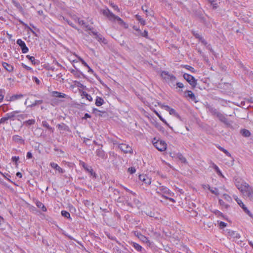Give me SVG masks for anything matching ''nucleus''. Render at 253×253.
I'll list each match as a JSON object with an SVG mask.
<instances>
[{"instance_id": "f257e3e1", "label": "nucleus", "mask_w": 253, "mask_h": 253, "mask_svg": "<svg viewBox=\"0 0 253 253\" xmlns=\"http://www.w3.org/2000/svg\"><path fill=\"white\" fill-rule=\"evenodd\" d=\"M101 11V13L103 15L106 16L110 21L112 22L117 21L118 23L121 26H123L125 29L128 28V24L125 22L120 17L113 14V12L109 9V8H107L106 9H102Z\"/></svg>"}, {"instance_id": "f03ea898", "label": "nucleus", "mask_w": 253, "mask_h": 253, "mask_svg": "<svg viewBox=\"0 0 253 253\" xmlns=\"http://www.w3.org/2000/svg\"><path fill=\"white\" fill-rule=\"evenodd\" d=\"M16 117V111H13L6 114L4 117L0 119V124H10L12 125V122L14 123Z\"/></svg>"}, {"instance_id": "7ed1b4c3", "label": "nucleus", "mask_w": 253, "mask_h": 253, "mask_svg": "<svg viewBox=\"0 0 253 253\" xmlns=\"http://www.w3.org/2000/svg\"><path fill=\"white\" fill-rule=\"evenodd\" d=\"M162 78L165 80L166 82H170L171 85H169L171 87L175 86L174 81L176 80V77L172 74H170L168 72L163 71L161 74Z\"/></svg>"}, {"instance_id": "20e7f679", "label": "nucleus", "mask_w": 253, "mask_h": 253, "mask_svg": "<svg viewBox=\"0 0 253 253\" xmlns=\"http://www.w3.org/2000/svg\"><path fill=\"white\" fill-rule=\"evenodd\" d=\"M183 77L191 86L192 89L196 87L197 80L194 76L187 73H184Z\"/></svg>"}, {"instance_id": "39448f33", "label": "nucleus", "mask_w": 253, "mask_h": 253, "mask_svg": "<svg viewBox=\"0 0 253 253\" xmlns=\"http://www.w3.org/2000/svg\"><path fill=\"white\" fill-rule=\"evenodd\" d=\"M116 202L120 204L121 206L125 205L126 204L131 208H133L132 204L129 202V198L127 196H120L116 200Z\"/></svg>"}, {"instance_id": "423d86ee", "label": "nucleus", "mask_w": 253, "mask_h": 253, "mask_svg": "<svg viewBox=\"0 0 253 253\" xmlns=\"http://www.w3.org/2000/svg\"><path fill=\"white\" fill-rule=\"evenodd\" d=\"M245 184L243 192L242 193H246L245 196L249 198L250 200H253V187L246 183H245Z\"/></svg>"}, {"instance_id": "0eeeda50", "label": "nucleus", "mask_w": 253, "mask_h": 253, "mask_svg": "<svg viewBox=\"0 0 253 253\" xmlns=\"http://www.w3.org/2000/svg\"><path fill=\"white\" fill-rule=\"evenodd\" d=\"M73 67L75 69H70L69 71L70 72L75 76L76 78L80 79L81 76L83 77V78L85 79L87 81H89V79L81 71H80L75 65H73Z\"/></svg>"}, {"instance_id": "6e6552de", "label": "nucleus", "mask_w": 253, "mask_h": 253, "mask_svg": "<svg viewBox=\"0 0 253 253\" xmlns=\"http://www.w3.org/2000/svg\"><path fill=\"white\" fill-rule=\"evenodd\" d=\"M153 145L159 151L162 152L166 150L167 144L163 140H157L156 142H153Z\"/></svg>"}, {"instance_id": "1a4fd4ad", "label": "nucleus", "mask_w": 253, "mask_h": 253, "mask_svg": "<svg viewBox=\"0 0 253 253\" xmlns=\"http://www.w3.org/2000/svg\"><path fill=\"white\" fill-rule=\"evenodd\" d=\"M234 198L238 203V204L240 206L241 208L244 211L247 213L249 216L251 218H253V215L251 212V211L248 209V208L246 207V206L244 204L243 202L239 199L237 196H234Z\"/></svg>"}, {"instance_id": "9d476101", "label": "nucleus", "mask_w": 253, "mask_h": 253, "mask_svg": "<svg viewBox=\"0 0 253 253\" xmlns=\"http://www.w3.org/2000/svg\"><path fill=\"white\" fill-rule=\"evenodd\" d=\"M216 117L218 118L219 121L223 123L227 127H232V126L231 122L228 121L227 119L223 114L221 113L220 112H219L218 114H217V115H216Z\"/></svg>"}, {"instance_id": "9b49d317", "label": "nucleus", "mask_w": 253, "mask_h": 253, "mask_svg": "<svg viewBox=\"0 0 253 253\" xmlns=\"http://www.w3.org/2000/svg\"><path fill=\"white\" fill-rule=\"evenodd\" d=\"M17 44H18L23 53H26L29 51L28 47L27 46L25 42L21 39L17 40Z\"/></svg>"}, {"instance_id": "f8f14e48", "label": "nucleus", "mask_w": 253, "mask_h": 253, "mask_svg": "<svg viewBox=\"0 0 253 253\" xmlns=\"http://www.w3.org/2000/svg\"><path fill=\"white\" fill-rule=\"evenodd\" d=\"M195 16L199 19L201 22L206 24V18L204 16V13L201 10H197L194 12Z\"/></svg>"}, {"instance_id": "ddd939ff", "label": "nucleus", "mask_w": 253, "mask_h": 253, "mask_svg": "<svg viewBox=\"0 0 253 253\" xmlns=\"http://www.w3.org/2000/svg\"><path fill=\"white\" fill-rule=\"evenodd\" d=\"M95 154L97 156L103 160H106L108 157L107 153L102 149V148L97 149Z\"/></svg>"}, {"instance_id": "4468645a", "label": "nucleus", "mask_w": 253, "mask_h": 253, "mask_svg": "<svg viewBox=\"0 0 253 253\" xmlns=\"http://www.w3.org/2000/svg\"><path fill=\"white\" fill-rule=\"evenodd\" d=\"M184 97H188L190 99H191L192 101H194L195 102H197L198 101L196 100V96L194 93L191 91L189 90H187L184 91Z\"/></svg>"}, {"instance_id": "2eb2a0df", "label": "nucleus", "mask_w": 253, "mask_h": 253, "mask_svg": "<svg viewBox=\"0 0 253 253\" xmlns=\"http://www.w3.org/2000/svg\"><path fill=\"white\" fill-rule=\"evenodd\" d=\"M56 126L58 128V129L60 130H63L68 132H71V130L70 129L69 127L64 123H61L60 124H58Z\"/></svg>"}, {"instance_id": "dca6fc26", "label": "nucleus", "mask_w": 253, "mask_h": 253, "mask_svg": "<svg viewBox=\"0 0 253 253\" xmlns=\"http://www.w3.org/2000/svg\"><path fill=\"white\" fill-rule=\"evenodd\" d=\"M159 190L164 194H166L170 196H173L174 194L169 188L165 186L160 187Z\"/></svg>"}, {"instance_id": "f3484780", "label": "nucleus", "mask_w": 253, "mask_h": 253, "mask_svg": "<svg viewBox=\"0 0 253 253\" xmlns=\"http://www.w3.org/2000/svg\"><path fill=\"white\" fill-rule=\"evenodd\" d=\"M241 179L239 178H235L234 179V183L236 186V187L242 192H243V189L245 185H243L242 183L241 182Z\"/></svg>"}, {"instance_id": "a211bd4d", "label": "nucleus", "mask_w": 253, "mask_h": 253, "mask_svg": "<svg viewBox=\"0 0 253 253\" xmlns=\"http://www.w3.org/2000/svg\"><path fill=\"white\" fill-rule=\"evenodd\" d=\"M139 179L148 185H150L151 183V179L147 175L140 174L139 175Z\"/></svg>"}, {"instance_id": "6ab92c4d", "label": "nucleus", "mask_w": 253, "mask_h": 253, "mask_svg": "<svg viewBox=\"0 0 253 253\" xmlns=\"http://www.w3.org/2000/svg\"><path fill=\"white\" fill-rule=\"evenodd\" d=\"M50 166L51 168L53 169H56V170L58 171L59 173H63L65 172V170L62 168H61L57 164L52 162L50 164Z\"/></svg>"}, {"instance_id": "aec40b11", "label": "nucleus", "mask_w": 253, "mask_h": 253, "mask_svg": "<svg viewBox=\"0 0 253 253\" xmlns=\"http://www.w3.org/2000/svg\"><path fill=\"white\" fill-rule=\"evenodd\" d=\"M227 234L228 236H230L231 237H232L233 238H235L237 239H239L240 238V235L239 233H237L236 232L231 230L230 229H227Z\"/></svg>"}, {"instance_id": "412c9836", "label": "nucleus", "mask_w": 253, "mask_h": 253, "mask_svg": "<svg viewBox=\"0 0 253 253\" xmlns=\"http://www.w3.org/2000/svg\"><path fill=\"white\" fill-rule=\"evenodd\" d=\"M79 92L80 93L82 96L85 97L87 100L89 101H92V97L88 94L86 91L79 89Z\"/></svg>"}, {"instance_id": "4be33fe9", "label": "nucleus", "mask_w": 253, "mask_h": 253, "mask_svg": "<svg viewBox=\"0 0 253 253\" xmlns=\"http://www.w3.org/2000/svg\"><path fill=\"white\" fill-rule=\"evenodd\" d=\"M155 114L159 117L160 120L162 121L165 125H166L168 126H169L172 130H173L172 127L170 126L167 123L166 120L162 117V116L155 110L153 111Z\"/></svg>"}, {"instance_id": "5701e85b", "label": "nucleus", "mask_w": 253, "mask_h": 253, "mask_svg": "<svg viewBox=\"0 0 253 253\" xmlns=\"http://www.w3.org/2000/svg\"><path fill=\"white\" fill-rule=\"evenodd\" d=\"M86 172L89 173L91 176H92L93 178H96L97 175V174L94 171L93 169L90 166H88L87 168H86L84 169Z\"/></svg>"}, {"instance_id": "b1692460", "label": "nucleus", "mask_w": 253, "mask_h": 253, "mask_svg": "<svg viewBox=\"0 0 253 253\" xmlns=\"http://www.w3.org/2000/svg\"><path fill=\"white\" fill-rule=\"evenodd\" d=\"M119 148L120 149L124 151L125 153H127L129 152H130L131 150V148L129 147H128L127 145H126L124 144H122L119 145Z\"/></svg>"}, {"instance_id": "393cba45", "label": "nucleus", "mask_w": 253, "mask_h": 253, "mask_svg": "<svg viewBox=\"0 0 253 253\" xmlns=\"http://www.w3.org/2000/svg\"><path fill=\"white\" fill-rule=\"evenodd\" d=\"M52 96L57 98H65L67 95L62 92L54 91L52 92Z\"/></svg>"}, {"instance_id": "a878e982", "label": "nucleus", "mask_w": 253, "mask_h": 253, "mask_svg": "<svg viewBox=\"0 0 253 253\" xmlns=\"http://www.w3.org/2000/svg\"><path fill=\"white\" fill-rule=\"evenodd\" d=\"M162 107H163L166 111H168L170 115L174 116L176 113V111L174 109L170 108L168 105H162Z\"/></svg>"}, {"instance_id": "bb28decb", "label": "nucleus", "mask_w": 253, "mask_h": 253, "mask_svg": "<svg viewBox=\"0 0 253 253\" xmlns=\"http://www.w3.org/2000/svg\"><path fill=\"white\" fill-rule=\"evenodd\" d=\"M42 126L46 128L49 131L51 132H53L54 130V128L53 127H51L48 123L46 121H43L42 123Z\"/></svg>"}, {"instance_id": "cd10ccee", "label": "nucleus", "mask_w": 253, "mask_h": 253, "mask_svg": "<svg viewBox=\"0 0 253 253\" xmlns=\"http://www.w3.org/2000/svg\"><path fill=\"white\" fill-rule=\"evenodd\" d=\"M138 236L140 240H141L143 242L148 244L149 246L151 245L152 242H150L147 237L142 235L141 234H140L139 236Z\"/></svg>"}, {"instance_id": "c85d7f7f", "label": "nucleus", "mask_w": 253, "mask_h": 253, "mask_svg": "<svg viewBox=\"0 0 253 253\" xmlns=\"http://www.w3.org/2000/svg\"><path fill=\"white\" fill-rule=\"evenodd\" d=\"M207 108L209 109V111L214 116H216L218 114L219 112L217 111L216 109H215L214 107H212V106H211L210 105H208Z\"/></svg>"}, {"instance_id": "c756f323", "label": "nucleus", "mask_w": 253, "mask_h": 253, "mask_svg": "<svg viewBox=\"0 0 253 253\" xmlns=\"http://www.w3.org/2000/svg\"><path fill=\"white\" fill-rule=\"evenodd\" d=\"M103 99L99 96H97L95 99V104L97 106H100L104 103Z\"/></svg>"}, {"instance_id": "7c9ffc66", "label": "nucleus", "mask_w": 253, "mask_h": 253, "mask_svg": "<svg viewBox=\"0 0 253 253\" xmlns=\"http://www.w3.org/2000/svg\"><path fill=\"white\" fill-rule=\"evenodd\" d=\"M42 103H43L42 100H36L33 103H32L30 105H28L27 99H26L25 101L24 102V104H25V105H27L28 107H35V106H36L37 105L41 104Z\"/></svg>"}, {"instance_id": "2f4dec72", "label": "nucleus", "mask_w": 253, "mask_h": 253, "mask_svg": "<svg viewBox=\"0 0 253 253\" xmlns=\"http://www.w3.org/2000/svg\"><path fill=\"white\" fill-rule=\"evenodd\" d=\"M131 245L136 250H137L138 252H142L143 251H144L143 248L136 243L131 242Z\"/></svg>"}, {"instance_id": "473e14b6", "label": "nucleus", "mask_w": 253, "mask_h": 253, "mask_svg": "<svg viewBox=\"0 0 253 253\" xmlns=\"http://www.w3.org/2000/svg\"><path fill=\"white\" fill-rule=\"evenodd\" d=\"M212 168L214 169V170L215 171L216 173L219 176L223 177V178L224 177V175L222 174L221 170H220V169H219V168L218 167V166L217 165H216L215 164L213 163L212 164Z\"/></svg>"}, {"instance_id": "72a5a7b5", "label": "nucleus", "mask_w": 253, "mask_h": 253, "mask_svg": "<svg viewBox=\"0 0 253 253\" xmlns=\"http://www.w3.org/2000/svg\"><path fill=\"white\" fill-rule=\"evenodd\" d=\"M36 205L39 209H41L42 211L45 212L47 211V209L45 207V206L41 202L39 201H37L36 202Z\"/></svg>"}, {"instance_id": "f704fd0d", "label": "nucleus", "mask_w": 253, "mask_h": 253, "mask_svg": "<svg viewBox=\"0 0 253 253\" xmlns=\"http://www.w3.org/2000/svg\"><path fill=\"white\" fill-rule=\"evenodd\" d=\"M240 133L242 136L246 137L250 136L251 134L250 131L249 130L245 128L241 129Z\"/></svg>"}, {"instance_id": "c9c22d12", "label": "nucleus", "mask_w": 253, "mask_h": 253, "mask_svg": "<svg viewBox=\"0 0 253 253\" xmlns=\"http://www.w3.org/2000/svg\"><path fill=\"white\" fill-rule=\"evenodd\" d=\"M61 215L65 218H66L70 220H72V218L70 216V213L66 211H62L61 212Z\"/></svg>"}, {"instance_id": "e433bc0d", "label": "nucleus", "mask_w": 253, "mask_h": 253, "mask_svg": "<svg viewBox=\"0 0 253 253\" xmlns=\"http://www.w3.org/2000/svg\"><path fill=\"white\" fill-rule=\"evenodd\" d=\"M95 38L98 40V42H101L105 44H107L108 42L107 40L104 37H103L102 35H101L100 34H99V35L97 37H96Z\"/></svg>"}, {"instance_id": "4c0bfd02", "label": "nucleus", "mask_w": 253, "mask_h": 253, "mask_svg": "<svg viewBox=\"0 0 253 253\" xmlns=\"http://www.w3.org/2000/svg\"><path fill=\"white\" fill-rule=\"evenodd\" d=\"M135 19L139 21V22L142 25H145L146 24V22L144 19L141 18V16H140L138 14H136L135 16Z\"/></svg>"}, {"instance_id": "58836bf2", "label": "nucleus", "mask_w": 253, "mask_h": 253, "mask_svg": "<svg viewBox=\"0 0 253 253\" xmlns=\"http://www.w3.org/2000/svg\"><path fill=\"white\" fill-rule=\"evenodd\" d=\"M19 111H17V114L18 113ZM28 117V114H17V120L19 121H21L24 120Z\"/></svg>"}, {"instance_id": "ea45409f", "label": "nucleus", "mask_w": 253, "mask_h": 253, "mask_svg": "<svg viewBox=\"0 0 253 253\" xmlns=\"http://www.w3.org/2000/svg\"><path fill=\"white\" fill-rule=\"evenodd\" d=\"M177 158L182 163L184 164L188 163L186 158L183 156V155L181 153H179L177 154Z\"/></svg>"}, {"instance_id": "a19ab883", "label": "nucleus", "mask_w": 253, "mask_h": 253, "mask_svg": "<svg viewBox=\"0 0 253 253\" xmlns=\"http://www.w3.org/2000/svg\"><path fill=\"white\" fill-rule=\"evenodd\" d=\"M2 65L3 67L8 72H11L13 69V66L10 64H7V63H3Z\"/></svg>"}, {"instance_id": "79ce46f5", "label": "nucleus", "mask_w": 253, "mask_h": 253, "mask_svg": "<svg viewBox=\"0 0 253 253\" xmlns=\"http://www.w3.org/2000/svg\"><path fill=\"white\" fill-rule=\"evenodd\" d=\"M35 123V119H29L23 122V124L26 126H31Z\"/></svg>"}, {"instance_id": "37998d69", "label": "nucleus", "mask_w": 253, "mask_h": 253, "mask_svg": "<svg viewBox=\"0 0 253 253\" xmlns=\"http://www.w3.org/2000/svg\"><path fill=\"white\" fill-rule=\"evenodd\" d=\"M155 126L161 132L164 133L165 131V129L164 127H163L161 124L159 123L156 122L155 124Z\"/></svg>"}, {"instance_id": "c03bdc74", "label": "nucleus", "mask_w": 253, "mask_h": 253, "mask_svg": "<svg viewBox=\"0 0 253 253\" xmlns=\"http://www.w3.org/2000/svg\"><path fill=\"white\" fill-rule=\"evenodd\" d=\"M74 84L75 85H76V86H77L78 87L82 88L83 89H86V86L83 85L79 81H75L74 82Z\"/></svg>"}, {"instance_id": "a18cd8bd", "label": "nucleus", "mask_w": 253, "mask_h": 253, "mask_svg": "<svg viewBox=\"0 0 253 253\" xmlns=\"http://www.w3.org/2000/svg\"><path fill=\"white\" fill-rule=\"evenodd\" d=\"M209 3H210L211 5L212 6L213 9H216L218 7V5L217 3L215 2L214 0H207Z\"/></svg>"}, {"instance_id": "49530a36", "label": "nucleus", "mask_w": 253, "mask_h": 253, "mask_svg": "<svg viewBox=\"0 0 253 253\" xmlns=\"http://www.w3.org/2000/svg\"><path fill=\"white\" fill-rule=\"evenodd\" d=\"M26 57L29 61H30L32 62V63L33 65H36V64H38V62H39L38 60L37 61L38 62H36L35 61V57L33 56L28 55L26 56Z\"/></svg>"}, {"instance_id": "de8ad7c7", "label": "nucleus", "mask_w": 253, "mask_h": 253, "mask_svg": "<svg viewBox=\"0 0 253 253\" xmlns=\"http://www.w3.org/2000/svg\"><path fill=\"white\" fill-rule=\"evenodd\" d=\"M25 29H27L28 31H30L34 36L36 37H38V34L32 29H31L27 24H25Z\"/></svg>"}, {"instance_id": "09e8293b", "label": "nucleus", "mask_w": 253, "mask_h": 253, "mask_svg": "<svg viewBox=\"0 0 253 253\" xmlns=\"http://www.w3.org/2000/svg\"><path fill=\"white\" fill-rule=\"evenodd\" d=\"M219 228L220 229H222L226 227L227 225V224L223 221H217Z\"/></svg>"}, {"instance_id": "8fccbe9b", "label": "nucleus", "mask_w": 253, "mask_h": 253, "mask_svg": "<svg viewBox=\"0 0 253 253\" xmlns=\"http://www.w3.org/2000/svg\"><path fill=\"white\" fill-rule=\"evenodd\" d=\"M208 189L210 191V192L215 194V195H218L219 194V193L218 192V189L217 188H214V190L211 188V187L208 185Z\"/></svg>"}, {"instance_id": "3c124183", "label": "nucleus", "mask_w": 253, "mask_h": 253, "mask_svg": "<svg viewBox=\"0 0 253 253\" xmlns=\"http://www.w3.org/2000/svg\"><path fill=\"white\" fill-rule=\"evenodd\" d=\"M182 67L185 68V69L189 70L192 73H194L196 72V70L194 69V68L189 65H182Z\"/></svg>"}, {"instance_id": "603ef678", "label": "nucleus", "mask_w": 253, "mask_h": 253, "mask_svg": "<svg viewBox=\"0 0 253 253\" xmlns=\"http://www.w3.org/2000/svg\"><path fill=\"white\" fill-rule=\"evenodd\" d=\"M212 212H213L215 215H216L217 216H220L222 217L224 219H226V218L224 217V214L221 212H220L219 211H218L217 210H215L214 211H212Z\"/></svg>"}, {"instance_id": "864d4df0", "label": "nucleus", "mask_w": 253, "mask_h": 253, "mask_svg": "<svg viewBox=\"0 0 253 253\" xmlns=\"http://www.w3.org/2000/svg\"><path fill=\"white\" fill-rule=\"evenodd\" d=\"M218 203L220 206L224 207L226 209L230 207L229 205L225 204V203L221 199H219Z\"/></svg>"}, {"instance_id": "5fc2aeb1", "label": "nucleus", "mask_w": 253, "mask_h": 253, "mask_svg": "<svg viewBox=\"0 0 253 253\" xmlns=\"http://www.w3.org/2000/svg\"><path fill=\"white\" fill-rule=\"evenodd\" d=\"M63 19L70 26H71L75 29H78L77 27L70 20L65 18H63Z\"/></svg>"}, {"instance_id": "6e6d98bb", "label": "nucleus", "mask_w": 253, "mask_h": 253, "mask_svg": "<svg viewBox=\"0 0 253 253\" xmlns=\"http://www.w3.org/2000/svg\"><path fill=\"white\" fill-rule=\"evenodd\" d=\"M192 33L193 35L195 37V38L196 39H198L199 41L203 38V37L200 35L196 33L195 31H192Z\"/></svg>"}, {"instance_id": "4d7b16f0", "label": "nucleus", "mask_w": 253, "mask_h": 253, "mask_svg": "<svg viewBox=\"0 0 253 253\" xmlns=\"http://www.w3.org/2000/svg\"><path fill=\"white\" fill-rule=\"evenodd\" d=\"M223 197L227 201L229 202H232V198L229 195L227 194H224L223 195Z\"/></svg>"}, {"instance_id": "13d9d810", "label": "nucleus", "mask_w": 253, "mask_h": 253, "mask_svg": "<svg viewBox=\"0 0 253 253\" xmlns=\"http://www.w3.org/2000/svg\"><path fill=\"white\" fill-rule=\"evenodd\" d=\"M110 5L114 8V10H117V11H120V9L118 7V5L114 3L113 2H110Z\"/></svg>"}, {"instance_id": "bf43d9fd", "label": "nucleus", "mask_w": 253, "mask_h": 253, "mask_svg": "<svg viewBox=\"0 0 253 253\" xmlns=\"http://www.w3.org/2000/svg\"><path fill=\"white\" fill-rule=\"evenodd\" d=\"M133 29L136 32V33H135V35L136 36H139L140 34H141V31L136 26H133Z\"/></svg>"}, {"instance_id": "052dcab7", "label": "nucleus", "mask_w": 253, "mask_h": 253, "mask_svg": "<svg viewBox=\"0 0 253 253\" xmlns=\"http://www.w3.org/2000/svg\"><path fill=\"white\" fill-rule=\"evenodd\" d=\"M17 143H20L21 144H24V140L22 139L21 137H20L17 135Z\"/></svg>"}, {"instance_id": "680f3d73", "label": "nucleus", "mask_w": 253, "mask_h": 253, "mask_svg": "<svg viewBox=\"0 0 253 253\" xmlns=\"http://www.w3.org/2000/svg\"><path fill=\"white\" fill-rule=\"evenodd\" d=\"M139 36H141L143 37H145V38L148 39V31L146 30H145L143 32H142L141 31V34H140Z\"/></svg>"}, {"instance_id": "e2e57ef3", "label": "nucleus", "mask_w": 253, "mask_h": 253, "mask_svg": "<svg viewBox=\"0 0 253 253\" xmlns=\"http://www.w3.org/2000/svg\"><path fill=\"white\" fill-rule=\"evenodd\" d=\"M127 171L129 172L130 174H133L136 171V169L134 167H130L128 169Z\"/></svg>"}, {"instance_id": "0e129e2a", "label": "nucleus", "mask_w": 253, "mask_h": 253, "mask_svg": "<svg viewBox=\"0 0 253 253\" xmlns=\"http://www.w3.org/2000/svg\"><path fill=\"white\" fill-rule=\"evenodd\" d=\"M78 59L82 63L83 65H84V66L86 67H88V65L85 62V61L81 57H79Z\"/></svg>"}, {"instance_id": "69168bd1", "label": "nucleus", "mask_w": 253, "mask_h": 253, "mask_svg": "<svg viewBox=\"0 0 253 253\" xmlns=\"http://www.w3.org/2000/svg\"><path fill=\"white\" fill-rule=\"evenodd\" d=\"M33 80L37 84H40L41 83L40 80L36 77H33Z\"/></svg>"}, {"instance_id": "338daca9", "label": "nucleus", "mask_w": 253, "mask_h": 253, "mask_svg": "<svg viewBox=\"0 0 253 253\" xmlns=\"http://www.w3.org/2000/svg\"><path fill=\"white\" fill-rule=\"evenodd\" d=\"M176 88L179 87L180 88H182L184 87V84L180 82H177L176 83Z\"/></svg>"}, {"instance_id": "774afa93", "label": "nucleus", "mask_w": 253, "mask_h": 253, "mask_svg": "<svg viewBox=\"0 0 253 253\" xmlns=\"http://www.w3.org/2000/svg\"><path fill=\"white\" fill-rule=\"evenodd\" d=\"M87 68H88V72L93 74L94 76H95L97 79H98L97 75L96 73H94L93 70L89 66Z\"/></svg>"}]
</instances>
